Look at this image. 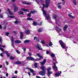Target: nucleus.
I'll use <instances>...</instances> for the list:
<instances>
[{
	"label": "nucleus",
	"mask_w": 78,
	"mask_h": 78,
	"mask_svg": "<svg viewBox=\"0 0 78 78\" xmlns=\"http://www.w3.org/2000/svg\"><path fill=\"white\" fill-rule=\"evenodd\" d=\"M59 42L62 48H64L65 49H66L67 48L66 46V44L61 40H60L59 41Z\"/></svg>",
	"instance_id": "nucleus-1"
},
{
	"label": "nucleus",
	"mask_w": 78,
	"mask_h": 78,
	"mask_svg": "<svg viewBox=\"0 0 78 78\" xmlns=\"http://www.w3.org/2000/svg\"><path fill=\"white\" fill-rule=\"evenodd\" d=\"M53 60L54 61V66L53 67V70H55V71H57V70H58V68L56 66L55 63H56V60L55 59H53Z\"/></svg>",
	"instance_id": "nucleus-2"
},
{
	"label": "nucleus",
	"mask_w": 78,
	"mask_h": 78,
	"mask_svg": "<svg viewBox=\"0 0 78 78\" xmlns=\"http://www.w3.org/2000/svg\"><path fill=\"white\" fill-rule=\"evenodd\" d=\"M43 7L42 9H41V10L43 12L44 17H46V16H47V13H46V12H45V10H44V8L45 7V4H43Z\"/></svg>",
	"instance_id": "nucleus-3"
},
{
	"label": "nucleus",
	"mask_w": 78,
	"mask_h": 78,
	"mask_svg": "<svg viewBox=\"0 0 78 78\" xmlns=\"http://www.w3.org/2000/svg\"><path fill=\"white\" fill-rule=\"evenodd\" d=\"M50 4V0H46L45 6L46 8H48Z\"/></svg>",
	"instance_id": "nucleus-4"
},
{
	"label": "nucleus",
	"mask_w": 78,
	"mask_h": 78,
	"mask_svg": "<svg viewBox=\"0 0 78 78\" xmlns=\"http://www.w3.org/2000/svg\"><path fill=\"white\" fill-rule=\"evenodd\" d=\"M26 60L28 61H29V60H30L31 61H33V60H34V59L31 56L28 57L26 58Z\"/></svg>",
	"instance_id": "nucleus-5"
},
{
	"label": "nucleus",
	"mask_w": 78,
	"mask_h": 78,
	"mask_svg": "<svg viewBox=\"0 0 78 78\" xmlns=\"http://www.w3.org/2000/svg\"><path fill=\"white\" fill-rule=\"evenodd\" d=\"M45 73L46 72L45 71H41L39 72V74L41 75H42V76H44V75H45Z\"/></svg>",
	"instance_id": "nucleus-6"
},
{
	"label": "nucleus",
	"mask_w": 78,
	"mask_h": 78,
	"mask_svg": "<svg viewBox=\"0 0 78 78\" xmlns=\"http://www.w3.org/2000/svg\"><path fill=\"white\" fill-rule=\"evenodd\" d=\"M40 68L41 69L42 71L43 72H46V67L44 66H42L40 67Z\"/></svg>",
	"instance_id": "nucleus-7"
},
{
	"label": "nucleus",
	"mask_w": 78,
	"mask_h": 78,
	"mask_svg": "<svg viewBox=\"0 0 78 78\" xmlns=\"http://www.w3.org/2000/svg\"><path fill=\"white\" fill-rule=\"evenodd\" d=\"M36 12H37V11H35V10L31 11L30 12V13H29V14H28L27 15L28 16H29V17H31V14H34V13Z\"/></svg>",
	"instance_id": "nucleus-8"
},
{
	"label": "nucleus",
	"mask_w": 78,
	"mask_h": 78,
	"mask_svg": "<svg viewBox=\"0 0 78 78\" xmlns=\"http://www.w3.org/2000/svg\"><path fill=\"white\" fill-rule=\"evenodd\" d=\"M46 61H47V59H44L43 60V62H40V63L41 64V65L42 66H44L45 64V62H46Z\"/></svg>",
	"instance_id": "nucleus-9"
},
{
	"label": "nucleus",
	"mask_w": 78,
	"mask_h": 78,
	"mask_svg": "<svg viewBox=\"0 0 78 78\" xmlns=\"http://www.w3.org/2000/svg\"><path fill=\"white\" fill-rule=\"evenodd\" d=\"M37 48H38L39 50H42V48H41V45L39 44H37Z\"/></svg>",
	"instance_id": "nucleus-10"
},
{
	"label": "nucleus",
	"mask_w": 78,
	"mask_h": 78,
	"mask_svg": "<svg viewBox=\"0 0 78 78\" xmlns=\"http://www.w3.org/2000/svg\"><path fill=\"white\" fill-rule=\"evenodd\" d=\"M11 37V45L12 46H13L14 45V43H13V41H14V38H13V36H11L10 37Z\"/></svg>",
	"instance_id": "nucleus-11"
},
{
	"label": "nucleus",
	"mask_w": 78,
	"mask_h": 78,
	"mask_svg": "<svg viewBox=\"0 0 78 78\" xmlns=\"http://www.w3.org/2000/svg\"><path fill=\"white\" fill-rule=\"evenodd\" d=\"M71 14H72V13H69L68 14V16L70 18H72V19H75V17L72 16Z\"/></svg>",
	"instance_id": "nucleus-12"
},
{
	"label": "nucleus",
	"mask_w": 78,
	"mask_h": 78,
	"mask_svg": "<svg viewBox=\"0 0 78 78\" xmlns=\"http://www.w3.org/2000/svg\"><path fill=\"white\" fill-rule=\"evenodd\" d=\"M25 33L27 35L30 34V30H26L25 31Z\"/></svg>",
	"instance_id": "nucleus-13"
},
{
	"label": "nucleus",
	"mask_w": 78,
	"mask_h": 78,
	"mask_svg": "<svg viewBox=\"0 0 78 78\" xmlns=\"http://www.w3.org/2000/svg\"><path fill=\"white\" fill-rule=\"evenodd\" d=\"M60 73H57L55 74V76H58V77H59V76L60 75H61V73H62L61 71H60Z\"/></svg>",
	"instance_id": "nucleus-14"
},
{
	"label": "nucleus",
	"mask_w": 78,
	"mask_h": 78,
	"mask_svg": "<svg viewBox=\"0 0 78 78\" xmlns=\"http://www.w3.org/2000/svg\"><path fill=\"white\" fill-rule=\"evenodd\" d=\"M34 40H36V41H38V42H39L40 39H39V37H34Z\"/></svg>",
	"instance_id": "nucleus-15"
},
{
	"label": "nucleus",
	"mask_w": 78,
	"mask_h": 78,
	"mask_svg": "<svg viewBox=\"0 0 78 78\" xmlns=\"http://www.w3.org/2000/svg\"><path fill=\"white\" fill-rule=\"evenodd\" d=\"M68 27V25H65V27H64L63 28V30L64 31H66V30H67V27Z\"/></svg>",
	"instance_id": "nucleus-16"
},
{
	"label": "nucleus",
	"mask_w": 78,
	"mask_h": 78,
	"mask_svg": "<svg viewBox=\"0 0 78 78\" xmlns=\"http://www.w3.org/2000/svg\"><path fill=\"white\" fill-rule=\"evenodd\" d=\"M21 10L23 11L26 12H29V10L28 9H21Z\"/></svg>",
	"instance_id": "nucleus-17"
},
{
	"label": "nucleus",
	"mask_w": 78,
	"mask_h": 78,
	"mask_svg": "<svg viewBox=\"0 0 78 78\" xmlns=\"http://www.w3.org/2000/svg\"><path fill=\"white\" fill-rule=\"evenodd\" d=\"M37 56L39 57V58H41V59L43 58V57H42V56L40 55V54L37 53Z\"/></svg>",
	"instance_id": "nucleus-18"
},
{
	"label": "nucleus",
	"mask_w": 78,
	"mask_h": 78,
	"mask_svg": "<svg viewBox=\"0 0 78 78\" xmlns=\"http://www.w3.org/2000/svg\"><path fill=\"white\" fill-rule=\"evenodd\" d=\"M8 11L9 14L10 15H12V13L11 12V10H10L9 9H8Z\"/></svg>",
	"instance_id": "nucleus-19"
},
{
	"label": "nucleus",
	"mask_w": 78,
	"mask_h": 78,
	"mask_svg": "<svg viewBox=\"0 0 78 78\" xmlns=\"http://www.w3.org/2000/svg\"><path fill=\"white\" fill-rule=\"evenodd\" d=\"M23 4H25L26 5H31V3L30 2H22Z\"/></svg>",
	"instance_id": "nucleus-20"
},
{
	"label": "nucleus",
	"mask_w": 78,
	"mask_h": 78,
	"mask_svg": "<svg viewBox=\"0 0 78 78\" xmlns=\"http://www.w3.org/2000/svg\"><path fill=\"white\" fill-rule=\"evenodd\" d=\"M15 64H21V62L20 61H17L15 62Z\"/></svg>",
	"instance_id": "nucleus-21"
},
{
	"label": "nucleus",
	"mask_w": 78,
	"mask_h": 78,
	"mask_svg": "<svg viewBox=\"0 0 78 78\" xmlns=\"http://www.w3.org/2000/svg\"><path fill=\"white\" fill-rule=\"evenodd\" d=\"M73 2L74 5H76L77 3H76V0H73Z\"/></svg>",
	"instance_id": "nucleus-22"
},
{
	"label": "nucleus",
	"mask_w": 78,
	"mask_h": 78,
	"mask_svg": "<svg viewBox=\"0 0 78 78\" xmlns=\"http://www.w3.org/2000/svg\"><path fill=\"white\" fill-rule=\"evenodd\" d=\"M32 24L33 25H34V26H36V25H37V22H34Z\"/></svg>",
	"instance_id": "nucleus-23"
},
{
	"label": "nucleus",
	"mask_w": 78,
	"mask_h": 78,
	"mask_svg": "<svg viewBox=\"0 0 78 78\" xmlns=\"http://www.w3.org/2000/svg\"><path fill=\"white\" fill-rule=\"evenodd\" d=\"M14 7L15 8L14 11V12H16V11H17V9H18V7H17L15 5Z\"/></svg>",
	"instance_id": "nucleus-24"
},
{
	"label": "nucleus",
	"mask_w": 78,
	"mask_h": 78,
	"mask_svg": "<svg viewBox=\"0 0 78 78\" xmlns=\"http://www.w3.org/2000/svg\"><path fill=\"white\" fill-rule=\"evenodd\" d=\"M48 76H50V74H51V73H52V72L49 71L48 72Z\"/></svg>",
	"instance_id": "nucleus-25"
},
{
	"label": "nucleus",
	"mask_w": 78,
	"mask_h": 78,
	"mask_svg": "<svg viewBox=\"0 0 78 78\" xmlns=\"http://www.w3.org/2000/svg\"><path fill=\"white\" fill-rule=\"evenodd\" d=\"M41 43L42 44H45V41L44 40H42L41 41Z\"/></svg>",
	"instance_id": "nucleus-26"
},
{
	"label": "nucleus",
	"mask_w": 78,
	"mask_h": 78,
	"mask_svg": "<svg viewBox=\"0 0 78 78\" xmlns=\"http://www.w3.org/2000/svg\"><path fill=\"white\" fill-rule=\"evenodd\" d=\"M16 43H17V44H19V43H21V41L19 40H16L15 41Z\"/></svg>",
	"instance_id": "nucleus-27"
},
{
	"label": "nucleus",
	"mask_w": 78,
	"mask_h": 78,
	"mask_svg": "<svg viewBox=\"0 0 78 78\" xmlns=\"http://www.w3.org/2000/svg\"><path fill=\"white\" fill-rule=\"evenodd\" d=\"M42 31H43V29L39 28L38 29V31L39 33H41V32H42Z\"/></svg>",
	"instance_id": "nucleus-28"
},
{
	"label": "nucleus",
	"mask_w": 78,
	"mask_h": 78,
	"mask_svg": "<svg viewBox=\"0 0 78 78\" xmlns=\"http://www.w3.org/2000/svg\"><path fill=\"white\" fill-rule=\"evenodd\" d=\"M20 39H22L23 37V33L22 32H20Z\"/></svg>",
	"instance_id": "nucleus-29"
},
{
	"label": "nucleus",
	"mask_w": 78,
	"mask_h": 78,
	"mask_svg": "<svg viewBox=\"0 0 78 78\" xmlns=\"http://www.w3.org/2000/svg\"><path fill=\"white\" fill-rule=\"evenodd\" d=\"M8 16L9 18H10V19H12V18H15V16H9V15L8 14Z\"/></svg>",
	"instance_id": "nucleus-30"
},
{
	"label": "nucleus",
	"mask_w": 78,
	"mask_h": 78,
	"mask_svg": "<svg viewBox=\"0 0 78 78\" xmlns=\"http://www.w3.org/2000/svg\"><path fill=\"white\" fill-rule=\"evenodd\" d=\"M30 42V40H27L24 41V43H28Z\"/></svg>",
	"instance_id": "nucleus-31"
},
{
	"label": "nucleus",
	"mask_w": 78,
	"mask_h": 78,
	"mask_svg": "<svg viewBox=\"0 0 78 78\" xmlns=\"http://www.w3.org/2000/svg\"><path fill=\"white\" fill-rule=\"evenodd\" d=\"M46 19L48 20V19H49V20L51 21V20H50V16L49 15H48L47 16V17L46 18Z\"/></svg>",
	"instance_id": "nucleus-32"
},
{
	"label": "nucleus",
	"mask_w": 78,
	"mask_h": 78,
	"mask_svg": "<svg viewBox=\"0 0 78 78\" xmlns=\"http://www.w3.org/2000/svg\"><path fill=\"white\" fill-rule=\"evenodd\" d=\"M34 66L35 67V68H37V63H35L34 64Z\"/></svg>",
	"instance_id": "nucleus-33"
},
{
	"label": "nucleus",
	"mask_w": 78,
	"mask_h": 78,
	"mask_svg": "<svg viewBox=\"0 0 78 78\" xmlns=\"http://www.w3.org/2000/svg\"><path fill=\"white\" fill-rule=\"evenodd\" d=\"M52 45H53V44H52V42H51L50 41L49 42V46L50 47H52Z\"/></svg>",
	"instance_id": "nucleus-34"
},
{
	"label": "nucleus",
	"mask_w": 78,
	"mask_h": 78,
	"mask_svg": "<svg viewBox=\"0 0 78 78\" xmlns=\"http://www.w3.org/2000/svg\"><path fill=\"white\" fill-rule=\"evenodd\" d=\"M55 55L53 54V53H52L51 54V57H52V58H54V57H55Z\"/></svg>",
	"instance_id": "nucleus-35"
},
{
	"label": "nucleus",
	"mask_w": 78,
	"mask_h": 78,
	"mask_svg": "<svg viewBox=\"0 0 78 78\" xmlns=\"http://www.w3.org/2000/svg\"><path fill=\"white\" fill-rule=\"evenodd\" d=\"M40 60H41V59L37 58L36 59H34V61H39Z\"/></svg>",
	"instance_id": "nucleus-36"
},
{
	"label": "nucleus",
	"mask_w": 78,
	"mask_h": 78,
	"mask_svg": "<svg viewBox=\"0 0 78 78\" xmlns=\"http://www.w3.org/2000/svg\"><path fill=\"white\" fill-rule=\"evenodd\" d=\"M18 13L20 14H22L23 15V12L22 11H20L18 12Z\"/></svg>",
	"instance_id": "nucleus-37"
},
{
	"label": "nucleus",
	"mask_w": 78,
	"mask_h": 78,
	"mask_svg": "<svg viewBox=\"0 0 78 78\" xmlns=\"http://www.w3.org/2000/svg\"><path fill=\"white\" fill-rule=\"evenodd\" d=\"M56 28L57 29V30H59V31H62V29L61 28H58V27H56Z\"/></svg>",
	"instance_id": "nucleus-38"
},
{
	"label": "nucleus",
	"mask_w": 78,
	"mask_h": 78,
	"mask_svg": "<svg viewBox=\"0 0 78 78\" xmlns=\"http://www.w3.org/2000/svg\"><path fill=\"white\" fill-rule=\"evenodd\" d=\"M29 70L30 71V72H31V73H33L34 72V70H33V69H29Z\"/></svg>",
	"instance_id": "nucleus-39"
},
{
	"label": "nucleus",
	"mask_w": 78,
	"mask_h": 78,
	"mask_svg": "<svg viewBox=\"0 0 78 78\" xmlns=\"http://www.w3.org/2000/svg\"><path fill=\"white\" fill-rule=\"evenodd\" d=\"M53 15H54V16H53L54 19H56V17H57V16H56V15L55 14H54Z\"/></svg>",
	"instance_id": "nucleus-40"
},
{
	"label": "nucleus",
	"mask_w": 78,
	"mask_h": 78,
	"mask_svg": "<svg viewBox=\"0 0 78 78\" xmlns=\"http://www.w3.org/2000/svg\"><path fill=\"white\" fill-rule=\"evenodd\" d=\"M27 19L28 20H33V19L31 18H27Z\"/></svg>",
	"instance_id": "nucleus-41"
},
{
	"label": "nucleus",
	"mask_w": 78,
	"mask_h": 78,
	"mask_svg": "<svg viewBox=\"0 0 78 78\" xmlns=\"http://www.w3.org/2000/svg\"><path fill=\"white\" fill-rule=\"evenodd\" d=\"M59 5L57 7L59 9H61V6L59 5Z\"/></svg>",
	"instance_id": "nucleus-42"
},
{
	"label": "nucleus",
	"mask_w": 78,
	"mask_h": 78,
	"mask_svg": "<svg viewBox=\"0 0 78 78\" xmlns=\"http://www.w3.org/2000/svg\"><path fill=\"white\" fill-rule=\"evenodd\" d=\"M14 23H16V24H17V23H19V22L18 21H16L14 22Z\"/></svg>",
	"instance_id": "nucleus-43"
},
{
	"label": "nucleus",
	"mask_w": 78,
	"mask_h": 78,
	"mask_svg": "<svg viewBox=\"0 0 78 78\" xmlns=\"http://www.w3.org/2000/svg\"><path fill=\"white\" fill-rule=\"evenodd\" d=\"M2 37H0V42H1V44H2Z\"/></svg>",
	"instance_id": "nucleus-44"
},
{
	"label": "nucleus",
	"mask_w": 78,
	"mask_h": 78,
	"mask_svg": "<svg viewBox=\"0 0 78 78\" xmlns=\"http://www.w3.org/2000/svg\"><path fill=\"white\" fill-rule=\"evenodd\" d=\"M10 58V59L13 60L14 59V58L12 56H11Z\"/></svg>",
	"instance_id": "nucleus-45"
},
{
	"label": "nucleus",
	"mask_w": 78,
	"mask_h": 78,
	"mask_svg": "<svg viewBox=\"0 0 78 78\" xmlns=\"http://www.w3.org/2000/svg\"><path fill=\"white\" fill-rule=\"evenodd\" d=\"M16 51L17 52V53H18V54H20V51H19V50H16Z\"/></svg>",
	"instance_id": "nucleus-46"
},
{
	"label": "nucleus",
	"mask_w": 78,
	"mask_h": 78,
	"mask_svg": "<svg viewBox=\"0 0 78 78\" xmlns=\"http://www.w3.org/2000/svg\"><path fill=\"white\" fill-rule=\"evenodd\" d=\"M51 68L50 67H49L48 69H47V70L48 71H50V70H51Z\"/></svg>",
	"instance_id": "nucleus-47"
},
{
	"label": "nucleus",
	"mask_w": 78,
	"mask_h": 78,
	"mask_svg": "<svg viewBox=\"0 0 78 78\" xmlns=\"http://www.w3.org/2000/svg\"><path fill=\"white\" fill-rule=\"evenodd\" d=\"M22 48V49H23V50L24 51H26V48Z\"/></svg>",
	"instance_id": "nucleus-48"
},
{
	"label": "nucleus",
	"mask_w": 78,
	"mask_h": 78,
	"mask_svg": "<svg viewBox=\"0 0 78 78\" xmlns=\"http://www.w3.org/2000/svg\"><path fill=\"white\" fill-rule=\"evenodd\" d=\"M62 3L63 5H64V4H65V1L64 0H63L62 1Z\"/></svg>",
	"instance_id": "nucleus-49"
},
{
	"label": "nucleus",
	"mask_w": 78,
	"mask_h": 78,
	"mask_svg": "<svg viewBox=\"0 0 78 78\" xmlns=\"http://www.w3.org/2000/svg\"><path fill=\"white\" fill-rule=\"evenodd\" d=\"M0 50H1V51H4V49L0 47Z\"/></svg>",
	"instance_id": "nucleus-50"
},
{
	"label": "nucleus",
	"mask_w": 78,
	"mask_h": 78,
	"mask_svg": "<svg viewBox=\"0 0 78 78\" xmlns=\"http://www.w3.org/2000/svg\"><path fill=\"white\" fill-rule=\"evenodd\" d=\"M0 47H3V48H5V46L2 45L1 44H0Z\"/></svg>",
	"instance_id": "nucleus-51"
},
{
	"label": "nucleus",
	"mask_w": 78,
	"mask_h": 78,
	"mask_svg": "<svg viewBox=\"0 0 78 78\" xmlns=\"http://www.w3.org/2000/svg\"><path fill=\"white\" fill-rule=\"evenodd\" d=\"M50 51H46V53L47 54V55H48V54L50 53Z\"/></svg>",
	"instance_id": "nucleus-52"
},
{
	"label": "nucleus",
	"mask_w": 78,
	"mask_h": 78,
	"mask_svg": "<svg viewBox=\"0 0 78 78\" xmlns=\"http://www.w3.org/2000/svg\"><path fill=\"white\" fill-rule=\"evenodd\" d=\"M6 36H8V34H9V32H6Z\"/></svg>",
	"instance_id": "nucleus-53"
},
{
	"label": "nucleus",
	"mask_w": 78,
	"mask_h": 78,
	"mask_svg": "<svg viewBox=\"0 0 78 78\" xmlns=\"http://www.w3.org/2000/svg\"><path fill=\"white\" fill-rule=\"evenodd\" d=\"M42 22H41L40 23H39L38 24V25H39V26H40L41 25V24H42Z\"/></svg>",
	"instance_id": "nucleus-54"
},
{
	"label": "nucleus",
	"mask_w": 78,
	"mask_h": 78,
	"mask_svg": "<svg viewBox=\"0 0 78 78\" xmlns=\"http://www.w3.org/2000/svg\"><path fill=\"white\" fill-rule=\"evenodd\" d=\"M6 55L8 57H9L10 56V55H9V54L8 53Z\"/></svg>",
	"instance_id": "nucleus-55"
},
{
	"label": "nucleus",
	"mask_w": 78,
	"mask_h": 78,
	"mask_svg": "<svg viewBox=\"0 0 78 78\" xmlns=\"http://www.w3.org/2000/svg\"><path fill=\"white\" fill-rule=\"evenodd\" d=\"M28 54L29 56H31V55H32V54L31 53L28 52Z\"/></svg>",
	"instance_id": "nucleus-56"
},
{
	"label": "nucleus",
	"mask_w": 78,
	"mask_h": 78,
	"mask_svg": "<svg viewBox=\"0 0 78 78\" xmlns=\"http://www.w3.org/2000/svg\"><path fill=\"white\" fill-rule=\"evenodd\" d=\"M36 2H37V4H38L39 3V2L38 1V0H35Z\"/></svg>",
	"instance_id": "nucleus-57"
},
{
	"label": "nucleus",
	"mask_w": 78,
	"mask_h": 78,
	"mask_svg": "<svg viewBox=\"0 0 78 78\" xmlns=\"http://www.w3.org/2000/svg\"><path fill=\"white\" fill-rule=\"evenodd\" d=\"M32 73H33V75H34V76L36 75V74H35V73H34V71Z\"/></svg>",
	"instance_id": "nucleus-58"
},
{
	"label": "nucleus",
	"mask_w": 78,
	"mask_h": 78,
	"mask_svg": "<svg viewBox=\"0 0 78 78\" xmlns=\"http://www.w3.org/2000/svg\"><path fill=\"white\" fill-rule=\"evenodd\" d=\"M28 74L30 76H31V73L30 72H29L28 73Z\"/></svg>",
	"instance_id": "nucleus-59"
},
{
	"label": "nucleus",
	"mask_w": 78,
	"mask_h": 78,
	"mask_svg": "<svg viewBox=\"0 0 78 78\" xmlns=\"http://www.w3.org/2000/svg\"><path fill=\"white\" fill-rule=\"evenodd\" d=\"M5 54H6V55H7V54H8V51H5Z\"/></svg>",
	"instance_id": "nucleus-60"
},
{
	"label": "nucleus",
	"mask_w": 78,
	"mask_h": 78,
	"mask_svg": "<svg viewBox=\"0 0 78 78\" xmlns=\"http://www.w3.org/2000/svg\"><path fill=\"white\" fill-rule=\"evenodd\" d=\"M36 78H41V77L39 76H36Z\"/></svg>",
	"instance_id": "nucleus-61"
},
{
	"label": "nucleus",
	"mask_w": 78,
	"mask_h": 78,
	"mask_svg": "<svg viewBox=\"0 0 78 78\" xmlns=\"http://www.w3.org/2000/svg\"><path fill=\"white\" fill-rule=\"evenodd\" d=\"M6 76H7V77H8V73H6Z\"/></svg>",
	"instance_id": "nucleus-62"
},
{
	"label": "nucleus",
	"mask_w": 78,
	"mask_h": 78,
	"mask_svg": "<svg viewBox=\"0 0 78 78\" xmlns=\"http://www.w3.org/2000/svg\"><path fill=\"white\" fill-rule=\"evenodd\" d=\"M5 64H6V65H8V62H5Z\"/></svg>",
	"instance_id": "nucleus-63"
},
{
	"label": "nucleus",
	"mask_w": 78,
	"mask_h": 78,
	"mask_svg": "<svg viewBox=\"0 0 78 78\" xmlns=\"http://www.w3.org/2000/svg\"><path fill=\"white\" fill-rule=\"evenodd\" d=\"M12 78H17V76H14Z\"/></svg>",
	"instance_id": "nucleus-64"
}]
</instances>
